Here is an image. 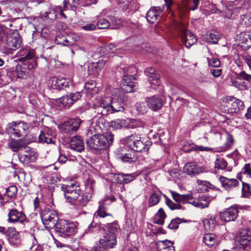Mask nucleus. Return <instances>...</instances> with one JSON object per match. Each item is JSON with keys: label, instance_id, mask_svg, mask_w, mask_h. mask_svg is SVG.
Instances as JSON below:
<instances>
[{"label": "nucleus", "instance_id": "nucleus-1", "mask_svg": "<svg viewBox=\"0 0 251 251\" xmlns=\"http://www.w3.org/2000/svg\"><path fill=\"white\" fill-rule=\"evenodd\" d=\"M61 188L64 195L68 202L78 206L86 205L89 201L87 196L84 195L78 182H71L68 185H63Z\"/></svg>", "mask_w": 251, "mask_h": 251}, {"label": "nucleus", "instance_id": "nucleus-2", "mask_svg": "<svg viewBox=\"0 0 251 251\" xmlns=\"http://www.w3.org/2000/svg\"><path fill=\"white\" fill-rule=\"evenodd\" d=\"M87 136H90L86 140L87 146L94 150H101L111 145L114 137L111 133L104 136L101 134H95V130L93 126L90 127L87 130Z\"/></svg>", "mask_w": 251, "mask_h": 251}, {"label": "nucleus", "instance_id": "nucleus-3", "mask_svg": "<svg viewBox=\"0 0 251 251\" xmlns=\"http://www.w3.org/2000/svg\"><path fill=\"white\" fill-rule=\"evenodd\" d=\"M171 194L173 199L176 202L187 201L188 203L201 209L208 207L211 201L210 198L205 195L193 199L189 195H180L175 191H172Z\"/></svg>", "mask_w": 251, "mask_h": 251}, {"label": "nucleus", "instance_id": "nucleus-4", "mask_svg": "<svg viewBox=\"0 0 251 251\" xmlns=\"http://www.w3.org/2000/svg\"><path fill=\"white\" fill-rule=\"evenodd\" d=\"M19 62L25 64L28 70L33 69L37 65L35 51L29 47L20 49L17 53Z\"/></svg>", "mask_w": 251, "mask_h": 251}, {"label": "nucleus", "instance_id": "nucleus-5", "mask_svg": "<svg viewBox=\"0 0 251 251\" xmlns=\"http://www.w3.org/2000/svg\"><path fill=\"white\" fill-rule=\"evenodd\" d=\"M55 227L56 232L63 237L71 236L76 232L75 224L64 220L59 221Z\"/></svg>", "mask_w": 251, "mask_h": 251}, {"label": "nucleus", "instance_id": "nucleus-6", "mask_svg": "<svg viewBox=\"0 0 251 251\" xmlns=\"http://www.w3.org/2000/svg\"><path fill=\"white\" fill-rule=\"evenodd\" d=\"M123 141L125 144L135 151H147L149 149L148 145H145L141 140V138L136 134L126 137L123 139Z\"/></svg>", "mask_w": 251, "mask_h": 251}, {"label": "nucleus", "instance_id": "nucleus-7", "mask_svg": "<svg viewBox=\"0 0 251 251\" xmlns=\"http://www.w3.org/2000/svg\"><path fill=\"white\" fill-rule=\"evenodd\" d=\"M40 215L43 224L48 228L54 227L58 223V215L53 209L45 208L41 212Z\"/></svg>", "mask_w": 251, "mask_h": 251}, {"label": "nucleus", "instance_id": "nucleus-8", "mask_svg": "<svg viewBox=\"0 0 251 251\" xmlns=\"http://www.w3.org/2000/svg\"><path fill=\"white\" fill-rule=\"evenodd\" d=\"M237 241L240 251H248L251 247V230H242L237 237Z\"/></svg>", "mask_w": 251, "mask_h": 251}, {"label": "nucleus", "instance_id": "nucleus-9", "mask_svg": "<svg viewBox=\"0 0 251 251\" xmlns=\"http://www.w3.org/2000/svg\"><path fill=\"white\" fill-rule=\"evenodd\" d=\"M111 102H112L111 97L101 98L98 100L94 106L95 112L101 115H106L108 112L110 113Z\"/></svg>", "mask_w": 251, "mask_h": 251}, {"label": "nucleus", "instance_id": "nucleus-10", "mask_svg": "<svg viewBox=\"0 0 251 251\" xmlns=\"http://www.w3.org/2000/svg\"><path fill=\"white\" fill-rule=\"evenodd\" d=\"M22 44V38L18 30L10 31L6 36V44L12 50L19 49Z\"/></svg>", "mask_w": 251, "mask_h": 251}, {"label": "nucleus", "instance_id": "nucleus-11", "mask_svg": "<svg viewBox=\"0 0 251 251\" xmlns=\"http://www.w3.org/2000/svg\"><path fill=\"white\" fill-rule=\"evenodd\" d=\"M11 125V127L9 128L10 132L16 137H20L27 134L29 128L27 123L21 121L18 123L12 122Z\"/></svg>", "mask_w": 251, "mask_h": 251}, {"label": "nucleus", "instance_id": "nucleus-12", "mask_svg": "<svg viewBox=\"0 0 251 251\" xmlns=\"http://www.w3.org/2000/svg\"><path fill=\"white\" fill-rule=\"evenodd\" d=\"M224 105V106L227 108L225 110H227L229 113L236 112L243 109L244 107L242 101L234 97H230L229 99H227Z\"/></svg>", "mask_w": 251, "mask_h": 251}, {"label": "nucleus", "instance_id": "nucleus-13", "mask_svg": "<svg viewBox=\"0 0 251 251\" xmlns=\"http://www.w3.org/2000/svg\"><path fill=\"white\" fill-rule=\"evenodd\" d=\"M7 222L9 223H20L23 225L28 223L25 215L22 211H18L17 209L10 210L8 214Z\"/></svg>", "mask_w": 251, "mask_h": 251}, {"label": "nucleus", "instance_id": "nucleus-14", "mask_svg": "<svg viewBox=\"0 0 251 251\" xmlns=\"http://www.w3.org/2000/svg\"><path fill=\"white\" fill-rule=\"evenodd\" d=\"M127 97L124 94L119 95L117 98H112L110 113H115L124 110V105L126 104Z\"/></svg>", "mask_w": 251, "mask_h": 251}, {"label": "nucleus", "instance_id": "nucleus-15", "mask_svg": "<svg viewBox=\"0 0 251 251\" xmlns=\"http://www.w3.org/2000/svg\"><path fill=\"white\" fill-rule=\"evenodd\" d=\"M82 122L80 119H73L62 124L60 128L66 133L72 134L77 130Z\"/></svg>", "mask_w": 251, "mask_h": 251}, {"label": "nucleus", "instance_id": "nucleus-16", "mask_svg": "<svg viewBox=\"0 0 251 251\" xmlns=\"http://www.w3.org/2000/svg\"><path fill=\"white\" fill-rule=\"evenodd\" d=\"M24 150V153H20L18 155L20 161L25 164L35 161L37 156V153L29 147L26 146Z\"/></svg>", "mask_w": 251, "mask_h": 251}, {"label": "nucleus", "instance_id": "nucleus-17", "mask_svg": "<svg viewBox=\"0 0 251 251\" xmlns=\"http://www.w3.org/2000/svg\"><path fill=\"white\" fill-rule=\"evenodd\" d=\"M135 79L132 75H125L121 83V89L126 93H131L134 91Z\"/></svg>", "mask_w": 251, "mask_h": 251}, {"label": "nucleus", "instance_id": "nucleus-18", "mask_svg": "<svg viewBox=\"0 0 251 251\" xmlns=\"http://www.w3.org/2000/svg\"><path fill=\"white\" fill-rule=\"evenodd\" d=\"M179 34L182 42L185 44L186 47L188 48L197 42L196 37L192 32L183 27L181 28Z\"/></svg>", "mask_w": 251, "mask_h": 251}, {"label": "nucleus", "instance_id": "nucleus-19", "mask_svg": "<svg viewBox=\"0 0 251 251\" xmlns=\"http://www.w3.org/2000/svg\"><path fill=\"white\" fill-rule=\"evenodd\" d=\"M238 210L236 207L231 206L220 213V219L225 222L234 221L238 216Z\"/></svg>", "mask_w": 251, "mask_h": 251}, {"label": "nucleus", "instance_id": "nucleus-20", "mask_svg": "<svg viewBox=\"0 0 251 251\" xmlns=\"http://www.w3.org/2000/svg\"><path fill=\"white\" fill-rule=\"evenodd\" d=\"M116 237L114 234L105 233L102 239L100 240V247L104 249L113 248L116 245Z\"/></svg>", "mask_w": 251, "mask_h": 251}, {"label": "nucleus", "instance_id": "nucleus-21", "mask_svg": "<svg viewBox=\"0 0 251 251\" xmlns=\"http://www.w3.org/2000/svg\"><path fill=\"white\" fill-rule=\"evenodd\" d=\"M98 217L102 219L106 218V222H111L113 220L112 215L108 212L104 201H102L99 202V208L94 215V218Z\"/></svg>", "mask_w": 251, "mask_h": 251}, {"label": "nucleus", "instance_id": "nucleus-22", "mask_svg": "<svg viewBox=\"0 0 251 251\" xmlns=\"http://www.w3.org/2000/svg\"><path fill=\"white\" fill-rule=\"evenodd\" d=\"M5 237L7 238L9 243L11 244L17 246L20 244L19 232L14 227H9L7 228L5 233Z\"/></svg>", "mask_w": 251, "mask_h": 251}, {"label": "nucleus", "instance_id": "nucleus-23", "mask_svg": "<svg viewBox=\"0 0 251 251\" xmlns=\"http://www.w3.org/2000/svg\"><path fill=\"white\" fill-rule=\"evenodd\" d=\"M147 76L149 77V81L151 86L153 88V86H159L160 83V75L157 73L152 67H150L145 71Z\"/></svg>", "mask_w": 251, "mask_h": 251}, {"label": "nucleus", "instance_id": "nucleus-24", "mask_svg": "<svg viewBox=\"0 0 251 251\" xmlns=\"http://www.w3.org/2000/svg\"><path fill=\"white\" fill-rule=\"evenodd\" d=\"M49 85L52 89L61 90L68 86V81L64 78L52 77L49 81Z\"/></svg>", "mask_w": 251, "mask_h": 251}, {"label": "nucleus", "instance_id": "nucleus-25", "mask_svg": "<svg viewBox=\"0 0 251 251\" xmlns=\"http://www.w3.org/2000/svg\"><path fill=\"white\" fill-rule=\"evenodd\" d=\"M77 37L74 35H58L55 39L56 44L64 46H71L74 45L76 41Z\"/></svg>", "mask_w": 251, "mask_h": 251}, {"label": "nucleus", "instance_id": "nucleus-26", "mask_svg": "<svg viewBox=\"0 0 251 251\" xmlns=\"http://www.w3.org/2000/svg\"><path fill=\"white\" fill-rule=\"evenodd\" d=\"M145 100L148 107L153 111H157L163 105L162 100L156 96L146 98Z\"/></svg>", "mask_w": 251, "mask_h": 251}, {"label": "nucleus", "instance_id": "nucleus-27", "mask_svg": "<svg viewBox=\"0 0 251 251\" xmlns=\"http://www.w3.org/2000/svg\"><path fill=\"white\" fill-rule=\"evenodd\" d=\"M183 171L187 175L194 176L203 173L204 172V169L202 167L198 166L195 163H188L184 166Z\"/></svg>", "mask_w": 251, "mask_h": 251}, {"label": "nucleus", "instance_id": "nucleus-28", "mask_svg": "<svg viewBox=\"0 0 251 251\" xmlns=\"http://www.w3.org/2000/svg\"><path fill=\"white\" fill-rule=\"evenodd\" d=\"M202 242L207 247L211 248L214 246H218L220 242V239L218 235L214 233H206L202 238Z\"/></svg>", "mask_w": 251, "mask_h": 251}, {"label": "nucleus", "instance_id": "nucleus-29", "mask_svg": "<svg viewBox=\"0 0 251 251\" xmlns=\"http://www.w3.org/2000/svg\"><path fill=\"white\" fill-rule=\"evenodd\" d=\"M163 9L160 7H151L148 12L146 15V19L148 22L153 24L160 16Z\"/></svg>", "mask_w": 251, "mask_h": 251}, {"label": "nucleus", "instance_id": "nucleus-30", "mask_svg": "<svg viewBox=\"0 0 251 251\" xmlns=\"http://www.w3.org/2000/svg\"><path fill=\"white\" fill-rule=\"evenodd\" d=\"M54 139L53 133L48 128L44 131H41L38 136V142L42 144H54Z\"/></svg>", "mask_w": 251, "mask_h": 251}, {"label": "nucleus", "instance_id": "nucleus-31", "mask_svg": "<svg viewBox=\"0 0 251 251\" xmlns=\"http://www.w3.org/2000/svg\"><path fill=\"white\" fill-rule=\"evenodd\" d=\"M69 144L72 150L77 152H81L84 150L83 141L79 136H75L72 138Z\"/></svg>", "mask_w": 251, "mask_h": 251}, {"label": "nucleus", "instance_id": "nucleus-32", "mask_svg": "<svg viewBox=\"0 0 251 251\" xmlns=\"http://www.w3.org/2000/svg\"><path fill=\"white\" fill-rule=\"evenodd\" d=\"M219 179L222 186L227 190H231L237 186L239 184L238 181L235 178L229 179L225 176H221Z\"/></svg>", "mask_w": 251, "mask_h": 251}, {"label": "nucleus", "instance_id": "nucleus-33", "mask_svg": "<svg viewBox=\"0 0 251 251\" xmlns=\"http://www.w3.org/2000/svg\"><path fill=\"white\" fill-rule=\"evenodd\" d=\"M26 146L24 141L22 139H12L9 143V148L14 152H17L23 149H24Z\"/></svg>", "mask_w": 251, "mask_h": 251}, {"label": "nucleus", "instance_id": "nucleus-34", "mask_svg": "<svg viewBox=\"0 0 251 251\" xmlns=\"http://www.w3.org/2000/svg\"><path fill=\"white\" fill-rule=\"evenodd\" d=\"M134 174H121L117 175L116 180L120 184L128 183L135 178Z\"/></svg>", "mask_w": 251, "mask_h": 251}, {"label": "nucleus", "instance_id": "nucleus-35", "mask_svg": "<svg viewBox=\"0 0 251 251\" xmlns=\"http://www.w3.org/2000/svg\"><path fill=\"white\" fill-rule=\"evenodd\" d=\"M85 93L93 95L98 93V89L96 87V83L94 80L85 83L84 86Z\"/></svg>", "mask_w": 251, "mask_h": 251}, {"label": "nucleus", "instance_id": "nucleus-36", "mask_svg": "<svg viewBox=\"0 0 251 251\" xmlns=\"http://www.w3.org/2000/svg\"><path fill=\"white\" fill-rule=\"evenodd\" d=\"M215 168L217 170H225L230 172L232 168L227 167V162L223 158H217L215 162Z\"/></svg>", "mask_w": 251, "mask_h": 251}, {"label": "nucleus", "instance_id": "nucleus-37", "mask_svg": "<svg viewBox=\"0 0 251 251\" xmlns=\"http://www.w3.org/2000/svg\"><path fill=\"white\" fill-rule=\"evenodd\" d=\"M28 70L25 65L23 64L22 65H17L14 70L16 75L19 78H24L25 76L28 75Z\"/></svg>", "mask_w": 251, "mask_h": 251}, {"label": "nucleus", "instance_id": "nucleus-38", "mask_svg": "<svg viewBox=\"0 0 251 251\" xmlns=\"http://www.w3.org/2000/svg\"><path fill=\"white\" fill-rule=\"evenodd\" d=\"M166 215L163 208H160L153 218V223L159 225H162L164 223V220Z\"/></svg>", "mask_w": 251, "mask_h": 251}, {"label": "nucleus", "instance_id": "nucleus-39", "mask_svg": "<svg viewBox=\"0 0 251 251\" xmlns=\"http://www.w3.org/2000/svg\"><path fill=\"white\" fill-rule=\"evenodd\" d=\"M232 85L241 91L247 90L249 88L248 87V85L246 84V82H244L243 79L241 77L238 76L235 80H232Z\"/></svg>", "mask_w": 251, "mask_h": 251}, {"label": "nucleus", "instance_id": "nucleus-40", "mask_svg": "<svg viewBox=\"0 0 251 251\" xmlns=\"http://www.w3.org/2000/svg\"><path fill=\"white\" fill-rule=\"evenodd\" d=\"M161 199V192L159 191H154L150 196L149 200L150 206H153L157 204Z\"/></svg>", "mask_w": 251, "mask_h": 251}, {"label": "nucleus", "instance_id": "nucleus-41", "mask_svg": "<svg viewBox=\"0 0 251 251\" xmlns=\"http://www.w3.org/2000/svg\"><path fill=\"white\" fill-rule=\"evenodd\" d=\"M221 36V34L219 32L216 31H213L210 33H207L206 39L209 42H211L213 44H216L220 39Z\"/></svg>", "mask_w": 251, "mask_h": 251}, {"label": "nucleus", "instance_id": "nucleus-42", "mask_svg": "<svg viewBox=\"0 0 251 251\" xmlns=\"http://www.w3.org/2000/svg\"><path fill=\"white\" fill-rule=\"evenodd\" d=\"M106 227L108 232L107 234H114L116 236V234L120 230V226L117 222H113L112 223H107Z\"/></svg>", "mask_w": 251, "mask_h": 251}, {"label": "nucleus", "instance_id": "nucleus-43", "mask_svg": "<svg viewBox=\"0 0 251 251\" xmlns=\"http://www.w3.org/2000/svg\"><path fill=\"white\" fill-rule=\"evenodd\" d=\"M12 26V24L11 22L7 24H1L0 25V42L3 40L5 35H8L10 31L12 30L8 28V27H11Z\"/></svg>", "mask_w": 251, "mask_h": 251}, {"label": "nucleus", "instance_id": "nucleus-44", "mask_svg": "<svg viewBox=\"0 0 251 251\" xmlns=\"http://www.w3.org/2000/svg\"><path fill=\"white\" fill-rule=\"evenodd\" d=\"M238 10V8L233 6L226 8L225 10V16L228 19H235L237 16Z\"/></svg>", "mask_w": 251, "mask_h": 251}, {"label": "nucleus", "instance_id": "nucleus-45", "mask_svg": "<svg viewBox=\"0 0 251 251\" xmlns=\"http://www.w3.org/2000/svg\"><path fill=\"white\" fill-rule=\"evenodd\" d=\"M200 0H184L183 5L189 10H195L197 9Z\"/></svg>", "mask_w": 251, "mask_h": 251}, {"label": "nucleus", "instance_id": "nucleus-46", "mask_svg": "<svg viewBox=\"0 0 251 251\" xmlns=\"http://www.w3.org/2000/svg\"><path fill=\"white\" fill-rule=\"evenodd\" d=\"M95 184L96 181L94 179L91 177L87 178L85 183V187L86 190L88 193H90V194H92L93 193L95 188Z\"/></svg>", "mask_w": 251, "mask_h": 251}, {"label": "nucleus", "instance_id": "nucleus-47", "mask_svg": "<svg viewBox=\"0 0 251 251\" xmlns=\"http://www.w3.org/2000/svg\"><path fill=\"white\" fill-rule=\"evenodd\" d=\"M60 101L64 107H70L73 104V100H72L70 95L63 96L60 99Z\"/></svg>", "mask_w": 251, "mask_h": 251}, {"label": "nucleus", "instance_id": "nucleus-48", "mask_svg": "<svg viewBox=\"0 0 251 251\" xmlns=\"http://www.w3.org/2000/svg\"><path fill=\"white\" fill-rule=\"evenodd\" d=\"M111 126L115 129H121L126 126V123L125 120L117 119L111 122Z\"/></svg>", "mask_w": 251, "mask_h": 251}, {"label": "nucleus", "instance_id": "nucleus-49", "mask_svg": "<svg viewBox=\"0 0 251 251\" xmlns=\"http://www.w3.org/2000/svg\"><path fill=\"white\" fill-rule=\"evenodd\" d=\"M170 246H173V244L171 242L167 240L165 241H159L156 243L157 251H162L164 249L167 248L168 247H170Z\"/></svg>", "mask_w": 251, "mask_h": 251}, {"label": "nucleus", "instance_id": "nucleus-50", "mask_svg": "<svg viewBox=\"0 0 251 251\" xmlns=\"http://www.w3.org/2000/svg\"><path fill=\"white\" fill-rule=\"evenodd\" d=\"M240 22L242 25L247 26H250L251 25V13L247 12L241 15Z\"/></svg>", "mask_w": 251, "mask_h": 251}, {"label": "nucleus", "instance_id": "nucleus-51", "mask_svg": "<svg viewBox=\"0 0 251 251\" xmlns=\"http://www.w3.org/2000/svg\"><path fill=\"white\" fill-rule=\"evenodd\" d=\"M97 25L100 29H107L108 28H113L110 27V23L107 20L104 18H100L99 19L97 23Z\"/></svg>", "mask_w": 251, "mask_h": 251}, {"label": "nucleus", "instance_id": "nucleus-52", "mask_svg": "<svg viewBox=\"0 0 251 251\" xmlns=\"http://www.w3.org/2000/svg\"><path fill=\"white\" fill-rule=\"evenodd\" d=\"M242 196L248 198L251 197L250 185L245 182H242Z\"/></svg>", "mask_w": 251, "mask_h": 251}, {"label": "nucleus", "instance_id": "nucleus-53", "mask_svg": "<svg viewBox=\"0 0 251 251\" xmlns=\"http://www.w3.org/2000/svg\"><path fill=\"white\" fill-rule=\"evenodd\" d=\"M77 4L78 0H64V7L65 9H69L70 8L72 10H75Z\"/></svg>", "mask_w": 251, "mask_h": 251}, {"label": "nucleus", "instance_id": "nucleus-54", "mask_svg": "<svg viewBox=\"0 0 251 251\" xmlns=\"http://www.w3.org/2000/svg\"><path fill=\"white\" fill-rule=\"evenodd\" d=\"M238 76L243 79L244 82H246L249 88L251 85V75L247 74L245 71H242L238 74Z\"/></svg>", "mask_w": 251, "mask_h": 251}, {"label": "nucleus", "instance_id": "nucleus-55", "mask_svg": "<svg viewBox=\"0 0 251 251\" xmlns=\"http://www.w3.org/2000/svg\"><path fill=\"white\" fill-rule=\"evenodd\" d=\"M236 40L238 41L239 44L249 45V36L246 33H241L238 35Z\"/></svg>", "mask_w": 251, "mask_h": 251}, {"label": "nucleus", "instance_id": "nucleus-56", "mask_svg": "<svg viewBox=\"0 0 251 251\" xmlns=\"http://www.w3.org/2000/svg\"><path fill=\"white\" fill-rule=\"evenodd\" d=\"M17 193V188L16 186L12 185L6 189L7 197L10 198L16 197Z\"/></svg>", "mask_w": 251, "mask_h": 251}, {"label": "nucleus", "instance_id": "nucleus-57", "mask_svg": "<svg viewBox=\"0 0 251 251\" xmlns=\"http://www.w3.org/2000/svg\"><path fill=\"white\" fill-rule=\"evenodd\" d=\"M182 222V220L177 218L174 219H173L170 224L168 225V227L172 229H176L178 228V225Z\"/></svg>", "mask_w": 251, "mask_h": 251}, {"label": "nucleus", "instance_id": "nucleus-58", "mask_svg": "<svg viewBox=\"0 0 251 251\" xmlns=\"http://www.w3.org/2000/svg\"><path fill=\"white\" fill-rule=\"evenodd\" d=\"M166 202V204L171 210L181 209L182 208V207L179 203H174L170 200L167 199Z\"/></svg>", "mask_w": 251, "mask_h": 251}, {"label": "nucleus", "instance_id": "nucleus-59", "mask_svg": "<svg viewBox=\"0 0 251 251\" xmlns=\"http://www.w3.org/2000/svg\"><path fill=\"white\" fill-rule=\"evenodd\" d=\"M103 49L107 52V53H114L117 50V49L116 48V46L114 44H110L108 45H107L104 47V48H102L101 50H103Z\"/></svg>", "mask_w": 251, "mask_h": 251}, {"label": "nucleus", "instance_id": "nucleus-60", "mask_svg": "<svg viewBox=\"0 0 251 251\" xmlns=\"http://www.w3.org/2000/svg\"><path fill=\"white\" fill-rule=\"evenodd\" d=\"M208 64L210 66H212L214 68H218L220 66L221 62L217 58H212L209 59L207 58Z\"/></svg>", "mask_w": 251, "mask_h": 251}, {"label": "nucleus", "instance_id": "nucleus-61", "mask_svg": "<svg viewBox=\"0 0 251 251\" xmlns=\"http://www.w3.org/2000/svg\"><path fill=\"white\" fill-rule=\"evenodd\" d=\"M107 92L112 96L115 97V98H117L119 95H121L120 94V90L118 88L108 87L107 89Z\"/></svg>", "mask_w": 251, "mask_h": 251}, {"label": "nucleus", "instance_id": "nucleus-62", "mask_svg": "<svg viewBox=\"0 0 251 251\" xmlns=\"http://www.w3.org/2000/svg\"><path fill=\"white\" fill-rule=\"evenodd\" d=\"M105 61L103 60H100L98 62H93L91 63V67H98L99 69L101 70L102 69L105 64Z\"/></svg>", "mask_w": 251, "mask_h": 251}, {"label": "nucleus", "instance_id": "nucleus-63", "mask_svg": "<svg viewBox=\"0 0 251 251\" xmlns=\"http://www.w3.org/2000/svg\"><path fill=\"white\" fill-rule=\"evenodd\" d=\"M81 92H76L75 93H71L69 94L72 100H73L74 103L81 98Z\"/></svg>", "mask_w": 251, "mask_h": 251}, {"label": "nucleus", "instance_id": "nucleus-64", "mask_svg": "<svg viewBox=\"0 0 251 251\" xmlns=\"http://www.w3.org/2000/svg\"><path fill=\"white\" fill-rule=\"evenodd\" d=\"M137 110L141 114H144L147 112V108L143 103H139L136 105Z\"/></svg>", "mask_w": 251, "mask_h": 251}]
</instances>
